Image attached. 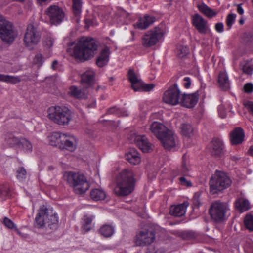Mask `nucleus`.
Instances as JSON below:
<instances>
[{"label": "nucleus", "mask_w": 253, "mask_h": 253, "mask_svg": "<svg viewBox=\"0 0 253 253\" xmlns=\"http://www.w3.org/2000/svg\"><path fill=\"white\" fill-rule=\"evenodd\" d=\"M163 35V30L160 27H156L154 31H149L143 36L142 44L146 47L154 45Z\"/></svg>", "instance_id": "nucleus-12"}, {"label": "nucleus", "mask_w": 253, "mask_h": 253, "mask_svg": "<svg viewBox=\"0 0 253 253\" xmlns=\"http://www.w3.org/2000/svg\"><path fill=\"white\" fill-rule=\"evenodd\" d=\"M245 138V132L240 127H236L230 132V139L232 145H237L243 143Z\"/></svg>", "instance_id": "nucleus-17"}, {"label": "nucleus", "mask_w": 253, "mask_h": 253, "mask_svg": "<svg viewBox=\"0 0 253 253\" xmlns=\"http://www.w3.org/2000/svg\"><path fill=\"white\" fill-rule=\"evenodd\" d=\"M18 148L23 149L25 151H30L32 150L31 143L26 139L21 138V140L18 146Z\"/></svg>", "instance_id": "nucleus-39"}, {"label": "nucleus", "mask_w": 253, "mask_h": 253, "mask_svg": "<svg viewBox=\"0 0 253 253\" xmlns=\"http://www.w3.org/2000/svg\"><path fill=\"white\" fill-rule=\"evenodd\" d=\"M181 134L187 137H190L193 134V128L189 123H183L180 127Z\"/></svg>", "instance_id": "nucleus-34"}, {"label": "nucleus", "mask_w": 253, "mask_h": 253, "mask_svg": "<svg viewBox=\"0 0 253 253\" xmlns=\"http://www.w3.org/2000/svg\"><path fill=\"white\" fill-rule=\"evenodd\" d=\"M155 20V18L153 16L145 15L143 18L140 19L137 22V26L138 28L143 30L145 29L152 24Z\"/></svg>", "instance_id": "nucleus-27"}, {"label": "nucleus", "mask_w": 253, "mask_h": 253, "mask_svg": "<svg viewBox=\"0 0 253 253\" xmlns=\"http://www.w3.org/2000/svg\"><path fill=\"white\" fill-rule=\"evenodd\" d=\"M96 40L89 37L80 38V63L90 60L95 55L98 49Z\"/></svg>", "instance_id": "nucleus-6"}, {"label": "nucleus", "mask_w": 253, "mask_h": 253, "mask_svg": "<svg viewBox=\"0 0 253 253\" xmlns=\"http://www.w3.org/2000/svg\"><path fill=\"white\" fill-rule=\"evenodd\" d=\"M236 17V15L233 13L229 14L227 16L226 23L228 27L227 30H230L231 29L233 24L235 22Z\"/></svg>", "instance_id": "nucleus-47"}, {"label": "nucleus", "mask_w": 253, "mask_h": 253, "mask_svg": "<svg viewBox=\"0 0 253 253\" xmlns=\"http://www.w3.org/2000/svg\"><path fill=\"white\" fill-rule=\"evenodd\" d=\"M49 210L45 205L40 207L35 219V226L38 228H41L47 225L49 229L52 231L58 228V218L55 213L50 215Z\"/></svg>", "instance_id": "nucleus-4"}, {"label": "nucleus", "mask_w": 253, "mask_h": 253, "mask_svg": "<svg viewBox=\"0 0 253 253\" xmlns=\"http://www.w3.org/2000/svg\"><path fill=\"white\" fill-rule=\"evenodd\" d=\"M110 49L108 47H105L101 52L96 60V64L99 67L102 68L106 66L109 60Z\"/></svg>", "instance_id": "nucleus-21"}, {"label": "nucleus", "mask_w": 253, "mask_h": 253, "mask_svg": "<svg viewBox=\"0 0 253 253\" xmlns=\"http://www.w3.org/2000/svg\"><path fill=\"white\" fill-rule=\"evenodd\" d=\"M243 91L247 93L251 94L253 92V84L252 83H247L243 86Z\"/></svg>", "instance_id": "nucleus-52"}, {"label": "nucleus", "mask_w": 253, "mask_h": 253, "mask_svg": "<svg viewBox=\"0 0 253 253\" xmlns=\"http://www.w3.org/2000/svg\"><path fill=\"white\" fill-rule=\"evenodd\" d=\"M192 24L200 34H206L208 30L207 21L201 15L195 14L193 16Z\"/></svg>", "instance_id": "nucleus-18"}, {"label": "nucleus", "mask_w": 253, "mask_h": 253, "mask_svg": "<svg viewBox=\"0 0 253 253\" xmlns=\"http://www.w3.org/2000/svg\"><path fill=\"white\" fill-rule=\"evenodd\" d=\"M183 81L185 82L184 84V87L186 88H189L191 85V80L190 78L188 77H185L183 79Z\"/></svg>", "instance_id": "nucleus-60"}, {"label": "nucleus", "mask_w": 253, "mask_h": 253, "mask_svg": "<svg viewBox=\"0 0 253 253\" xmlns=\"http://www.w3.org/2000/svg\"><path fill=\"white\" fill-rule=\"evenodd\" d=\"M230 209L226 202L217 200L213 202L209 209L211 219L216 223H221L227 219Z\"/></svg>", "instance_id": "nucleus-7"}, {"label": "nucleus", "mask_w": 253, "mask_h": 253, "mask_svg": "<svg viewBox=\"0 0 253 253\" xmlns=\"http://www.w3.org/2000/svg\"><path fill=\"white\" fill-rule=\"evenodd\" d=\"M128 79L129 81L131 83V87L135 91H137V90H139L138 88V86H139L140 84L142 81L138 79L137 75L135 73L133 69H130L128 71Z\"/></svg>", "instance_id": "nucleus-26"}, {"label": "nucleus", "mask_w": 253, "mask_h": 253, "mask_svg": "<svg viewBox=\"0 0 253 253\" xmlns=\"http://www.w3.org/2000/svg\"><path fill=\"white\" fill-rule=\"evenodd\" d=\"M181 184L182 185L190 187L192 186V183L190 181L187 180L185 177H181L179 178Z\"/></svg>", "instance_id": "nucleus-56"}, {"label": "nucleus", "mask_w": 253, "mask_h": 253, "mask_svg": "<svg viewBox=\"0 0 253 253\" xmlns=\"http://www.w3.org/2000/svg\"><path fill=\"white\" fill-rule=\"evenodd\" d=\"M53 44V40L52 39H49L46 41V44L49 48H51Z\"/></svg>", "instance_id": "nucleus-63"}, {"label": "nucleus", "mask_w": 253, "mask_h": 253, "mask_svg": "<svg viewBox=\"0 0 253 253\" xmlns=\"http://www.w3.org/2000/svg\"><path fill=\"white\" fill-rule=\"evenodd\" d=\"M172 0H165V2L167 3L166 6L168 8H169L172 5Z\"/></svg>", "instance_id": "nucleus-64"}, {"label": "nucleus", "mask_w": 253, "mask_h": 253, "mask_svg": "<svg viewBox=\"0 0 253 253\" xmlns=\"http://www.w3.org/2000/svg\"><path fill=\"white\" fill-rule=\"evenodd\" d=\"M232 181L227 175L221 171H216L209 181L210 193L211 194H218L228 188Z\"/></svg>", "instance_id": "nucleus-5"}, {"label": "nucleus", "mask_w": 253, "mask_h": 253, "mask_svg": "<svg viewBox=\"0 0 253 253\" xmlns=\"http://www.w3.org/2000/svg\"><path fill=\"white\" fill-rule=\"evenodd\" d=\"M188 203L186 202L176 206H172L169 210V213L175 217H181L185 214Z\"/></svg>", "instance_id": "nucleus-24"}, {"label": "nucleus", "mask_w": 253, "mask_h": 253, "mask_svg": "<svg viewBox=\"0 0 253 253\" xmlns=\"http://www.w3.org/2000/svg\"><path fill=\"white\" fill-rule=\"evenodd\" d=\"M90 197L94 201H101L106 197V192L102 189H93L90 192Z\"/></svg>", "instance_id": "nucleus-28"}, {"label": "nucleus", "mask_w": 253, "mask_h": 253, "mask_svg": "<svg viewBox=\"0 0 253 253\" xmlns=\"http://www.w3.org/2000/svg\"><path fill=\"white\" fill-rule=\"evenodd\" d=\"M72 12L75 16L79 15V0H72Z\"/></svg>", "instance_id": "nucleus-49"}, {"label": "nucleus", "mask_w": 253, "mask_h": 253, "mask_svg": "<svg viewBox=\"0 0 253 253\" xmlns=\"http://www.w3.org/2000/svg\"><path fill=\"white\" fill-rule=\"evenodd\" d=\"M45 13L49 17L50 21L52 24L57 25L60 24L64 17V13L62 9L55 5L50 6Z\"/></svg>", "instance_id": "nucleus-14"}, {"label": "nucleus", "mask_w": 253, "mask_h": 253, "mask_svg": "<svg viewBox=\"0 0 253 253\" xmlns=\"http://www.w3.org/2000/svg\"><path fill=\"white\" fill-rule=\"evenodd\" d=\"M150 129L161 141L165 149L169 150L175 146L176 136L163 124L155 122L151 125Z\"/></svg>", "instance_id": "nucleus-2"}, {"label": "nucleus", "mask_w": 253, "mask_h": 253, "mask_svg": "<svg viewBox=\"0 0 253 253\" xmlns=\"http://www.w3.org/2000/svg\"><path fill=\"white\" fill-rule=\"evenodd\" d=\"M140 84H139L137 87L139 90H137V91H150L152 90L155 86V85L153 84H145L142 81Z\"/></svg>", "instance_id": "nucleus-44"}, {"label": "nucleus", "mask_w": 253, "mask_h": 253, "mask_svg": "<svg viewBox=\"0 0 253 253\" xmlns=\"http://www.w3.org/2000/svg\"><path fill=\"white\" fill-rule=\"evenodd\" d=\"M181 237L186 240L191 239L195 237L194 233L192 231H185L182 233Z\"/></svg>", "instance_id": "nucleus-53"}, {"label": "nucleus", "mask_w": 253, "mask_h": 253, "mask_svg": "<svg viewBox=\"0 0 253 253\" xmlns=\"http://www.w3.org/2000/svg\"><path fill=\"white\" fill-rule=\"evenodd\" d=\"M236 206L238 209L242 211H246L250 208L249 201L243 198L239 199L236 201Z\"/></svg>", "instance_id": "nucleus-38"}, {"label": "nucleus", "mask_w": 253, "mask_h": 253, "mask_svg": "<svg viewBox=\"0 0 253 253\" xmlns=\"http://www.w3.org/2000/svg\"><path fill=\"white\" fill-rule=\"evenodd\" d=\"M64 177L69 185L73 188L75 192L79 194V172H65Z\"/></svg>", "instance_id": "nucleus-16"}, {"label": "nucleus", "mask_w": 253, "mask_h": 253, "mask_svg": "<svg viewBox=\"0 0 253 253\" xmlns=\"http://www.w3.org/2000/svg\"><path fill=\"white\" fill-rule=\"evenodd\" d=\"M43 57L41 54H37L34 59V62L36 64H38L39 66H41L43 63Z\"/></svg>", "instance_id": "nucleus-54"}, {"label": "nucleus", "mask_w": 253, "mask_h": 253, "mask_svg": "<svg viewBox=\"0 0 253 253\" xmlns=\"http://www.w3.org/2000/svg\"><path fill=\"white\" fill-rule=\"evenodd\" d=\"M20 81L21 80L19 77H15L0 74V81L15 84L20 82Z\"/></svg>", "instance_id": "nucleus-37"}, {"label": "nucleus", "mask_w": 253, "mask_h": 253, "mask_svg": "<svg viewBox=\"0 0 253 253\" xmlns=\"http://www.w3.org/2000/svg\"><path fill=\"white\" fill-rule=\"evenodd\" d=\"M242 69L244 73L251 75L253 72V64L246 63L242 66Z\"/></svg>", "instance_id": "nucleus-48"}, {"label": "nucleus", "mask_w": 253, "mask_h": 253, "mask_svg": "<svg viewBox=\"0 0 253 253\" xmlns=\"http://www.w3.org/2000/svg\"><path fill=\"white\" fill-rule=\"evenodd\" d=\"M5 140L9 146H17L18 147L21 140V138L20 139L18 138L12 133H7L5 135Z\"/></svg>", "instance_id": "nucleus-33"}, {"label": "nucleus", "mask_w": 253, "mask_h": 253, "mask_svg": "<svg viewBox=\"0 0 253 253\" xmlns=\"http://www.w3.org/2000/svg\"><path fill=\"white\" fill-rule=\"evenodd\" d=\"M47 138L50 145L61 150L66 149L73 152L78 144V140L75 137L60 132H53Z\"/></svg>", "instance_id": "nucleus-3"}, {"label": "nucleus", "mask_w": 253, "mask_h": 253, "mask_svg": "<svg viewBox=\"0 0 253 253\" xmlns=\"http://www.w3.org/2000/svg\"><path fill=\"white\" fill-rule=\"evenodd\" d=\"M68 94L71 97L76 99L79 98V89L78 87L72 85L69 87Z\"/></svg>", "instance_id": "nucleus-43"}, {"label": "nucleus", "mask_w": 253, "mask_h": 253, "mask_svg": "<svg viewBox=\"0 0 253 253\" xmlns=\"http://www.w3.org/2000/svg\"><path fill=\"white\" fill-rule=\"evenodd\" d=\"M10 191L9 184H5L0 185V196L8 197L10 196L9 194Z\"/></svg>", "instance_id": "nucleus-42"}, {"label": "nucleus", "mask_w": 253, "mask_h": 253, "mask_svg": "<svg viewBox=\"0 0 253 253\" xmlns=\"http://www.w3.org/2000/svg\"><path fill=\"white\" fill-rule=\"evenodd\" d=\"M211 154L214 157H218L220 156L223 151V144L219 139H213L209 146Z\"/></svg>", "instance_id": "nucleus-20"}, {"label": "nucleus", "mask_w": 253, "mask_h": 253, "mask_svg": "<svg viewBox=\"0 0 253 253\" xmlns=\"http://www.w3.org/2000/svg\"><path fill=\"white\" fill-rule=\"evenodd\" d=\"M244 222L247 229L253 231V216L251 214H247L245 216Z\"/></svg>", "instance_id": "nucleus-41"}, {"label": "nucleus", "mask_w": 253, "mask_h": 253, "mask_svg": "<svg viewBox=\"0 0 253 253\" xmlns=\"http://www.w3.org/2000/svg\"><path fill=\"white\" fill-rule=\"evenodd\" d=\"M197 7L201 13L209 18H211L217 14V12L214 11L204 3L198 4Z\"/></svg>", "instance_id": "nucleus-30"}, {"label": "nucleus", "mask_w": 253, "mask_h": 253, "mask_svg": "<svg viewBox=\"0 0 253 253\" xmlns=\"http://www.w3.org/2000/svg\"><path fill=\"white\" fill-rule=\"evenodd\" d=\"M201 193L199 192H196L193 198V203L195 207H199L201 204L200 197Z\"/></svg>", "instance_id": "nucleus-51"}, {"label": "nucleus", "mask_w": 253, "mask_h": 253, "mask_svg": "<svg viewBox=\"0 0 253 253\" xmlns=\"http://www.w3.org/2000/svg\"><path fill=\"white\" fill-rule=\"evenodd\" d=\"M12 23L0 16V37L2 41L9 44L13 42L17 36Z\"/></svg>", "instance_id": "nucleus-9"}, {"label": "nucleus", "mask_w": 253, "mask_h": 253, "mask_svg": "<svg viewBox=\"0 0 253 253\" xmlns=\"http://www.w3.org/2000/svg\"><path fill=\"white\" fill-rule=\"evenodd\" d=\"M3 223L8 228L13 229L19 234H20L19 230L17 229L14 223L7 217H4L3 221Z\"/></svg>", "instance_id": "nucleus-45"}, {"label": "nucleus", "mask_w": 253, "mask_h": 253, "mask_svg": "<svg viewBox=\"0 0 253 253\" xmlns=\"http://www.w3.org/2000/svg\"><path fill=\"white\" fill-rule=\"evenodd\" d=\"M40 38V35L34 26L31 24L28 25L24 37L25 45L32 49L33 47H31L36 45L39 42Z\"/></svg>", "instance_id": "nucleus-13"}, {"label": "nucleus", "mask_w": 253, "mask_h": 253, "mask_svg": "<svg viewBox=\"0 0 253 253\" xmlns=\"http://www.w3.org/2000/svg\"><path fill=\"white\" fill-rule=\"evenodd\" d=\"M94 216H87L85 215L83 219V223L82 225V233L85 234V233L90 231L91 229L92 221Z\"/></svg>", "instance_id": "nucleus-35"}, {"label": "nucleus", "mask_w": 253, "mask_h": 253, "mask_svg": "<svg viewBox=\"0 0 253 253\" xmlns=\"http://www.w3.org/2000/svg\"><path fill=\"white\" fill-rule=\"evenodd\" d=\"M244 105L248 110L249 112L253 115V102L247 101L244 103Z\"/></svg>", "instance_id": "nucleus-55"}, {"label": "nucleus", "mask_w": 253, "mask_h": 253, "mask_svg": "<svg viewBox=\"0 0 253 253\" xmlns=\"http://www.w3.org/2000/svg\"><path fill=\"white\" fill-rule=\"evenodd\" d=\"M243 41L247 45H253V34L251 33H245L243 36Z\"/></svg>", "instance_id": "nucleus-46"}, {"label": "nucleus", "mask_w": 253, "mask_h": 253, "mask_svg": "<svg viewBox=\"0 0 253 253\" xmlns=\"http://www.w3.org/2000/svg\"><path fill=\"white\" fill-rule=\"evenodd\" d=\"M218 83L222 89L226 90L229 88V81L226 73L220 72L218 76Z\"/></svg>", "instance_id": "nucleus-31"}, {"label": "nucleus", "mask_w": 253, "mask_h": 253, "mask_svg": "<svg viewBox=\"0 0 253 253\" xmlns=\"http://www.w3.org/2000/svg\"><path fill=\"white\" fill-rule=\"evenodd\" d=\"M186 158L185 155H183L182 157V166H181V173L184 176L187 175V172L189 171V167L187 165L185 159Z\"/></svg>", "instance_id": "nucleus-50"}, {"label": "nucleus", "mask_w": 253, "mask_h": 253, "mask_svg": "<svg viewBox=\"0 0 253 253\" xmlns=\"http://www.w3.org/2000/svg\"><path fill=\"white\" fill-rule=\"evenodd\" d=\"M215 28L218 33H222L224 31V25L223 23L219 22L216 23L215 26Z\"/></svg>", "instance_id": "nucleus-59"}, {"label": "nucleus", "mask_w": 253, "mask_h": 253, "mask_svg": "<svg viewBox=\"0 0 253 253\" xmlns=\"http://www.w3.org/2000/svg\"><path fill=\"white\" fill-rule=\"evenodd\" d=\"M241 5L242 4L236 5L237 6V12L240 15H242L244 13V10L241 7Z\"/></svg>", "instance_id": "nucleus-62"}, {"label": "nucleus", "mask_w": 253, "mask_h": 253, "mask_svg": "<svg viewBox=\"0 0 253 253\" xmlns=\"http://www.w3.org/2000/svg\"><path fill=\"white\" fill-rule=\"evenodd\" d=\"M198 91L192 94H183L181 99V105L187 108L193 107L198 101Z\"/></svg>", "instance_id": "nucleus-19"}, {"label": "nucleus", "mask_w": 253, "mask_h": 253, "mask_svg": "<svg viewBox=\"0 0 253 253\" xmlns=\"http://www.w3.org/2000/svg\"><path fill=\"white\" fill-rule=\"evenodd\" d=\"M137 145L144 153H148L152 150V144L145 136H138L135 139Z\"/></svg>", "instance_id": "nucleus-22"}, {"label": "nucleus", "mask_w": 253, "mask_h": 253, "mask_svg": "<svg viewBox=\"0 0 253 253\" xmlns=\"http://www.w3.org/2000/svg\"><path fill=\"white\" fill-rule=\"evenodd\" d=\"M85 27L88 28L90 26H94L97 25V22L94 19H88L85 20Z\"/></svg>", "instance_id": "nucleus-58"}, {"label": "nucleus", "mask_w": 253, "mask_h": 253, "mask_svg": "<svg viewBox=\"0 0 253 253\" xmlns=\"http://www.w3.org/2000/svg\"><path fill=\"white\" fill-rule=\"evenodd\" d=\"M114 232V226L111 224H104L99 230V233L105 238L111 237Z\"/></svg>", "instance_id": "nucleus-29"}, {"label": "nucleus", "mask_w": 253, "mask_h": 253, "mask_svg": "<svg viewBox=\"0 0 253 253\" xmlns=\"http://www.w3.org/2000/svg\"><path fill=\"white\" fill-rule=\"evenodd\" d=\"M67 53L79 62V40L77 39L76 41L71 42L68 44L67 49Z\"/></svg>", "instance_id": "nucleus-23"}, {"label": "nucleus", "mask_w": 253, "mask_h": 253, "mask_svg": "<svg viewBox=\"0 0 253 253\" xmlns=\"http://www.w3.org/2000/svg\"><path fill=\"white\" fill-rule=\"evenodd\" d=\"M180 93L177 84L175 83L164 92L163 99L167 104L175 105L179 102Z\"/></svg>", "instance_id": "nucleus-11"}, {"label": "nucleus", "mask_w": 253, "mask_h": 253, "mask_svg": "<svg viewBox=\"0 0 253 253\" xmlns=\"http://www.w3.org/2000/svg\"><path fill=\"white\" fill-rule=\"evenodd\" d=\"M155 240V234L152 231H141L136 235L135 242L138 246L150 245Z\"/></svg>", "instance_id": "nucleus-15"}, {"label": "nucleus", "mask_w": 253, "mask_h": 253, "mask_svg": "<svg viewBox=\"0 0 253 253\" xmlns=\"http://www.w3.org/2000/svg\"><path fill=\"white\" fill-rule=\"evenodd\" d=\"M177 56L180 59H184L189 53V48L185 45H178L176 48Z\"/></svg>", "instance_id": "nucleus-36"}, {"label": "nucleus", "mask_w": 253, "mask_h": 253, "mask_svg": "<svg viewBox=\"0 0 253 253\" xmlns=\"http://www.w3.org/2000/svg\"><path fill=\"white\" fill-rule=\"evenodd\" d=\"M48 118L59 125H67L70 121L72 112L66 107L55 106L49 109Z\"/></svg>", "instance_id": "nucleus-8"}, {"label": "nucleus", "mask_w": 253, "mask_h": 253, "mask_svg": "<svg viewBox=\"0 0 253 253\" xmlns=\"http://www.w3.org/2000/svg\"><path fill=\"white\" fill-rule=\"evenodd\" d=\"M125 159L130 164L134 165L138 164L140 162V157L138 152L135 149H130L126 154Z\"/></svg>", "instance_id": "nucleus-25"}, {"label": "nucleus", "mask_w": 253, "mask_h": 253, "mask_svg": "<svg viewBox=\"0 0 253 253\" xmlns=\"http://www.w3.org/2000/svg\"><path fill=\"white\" fill-rule=\"evenodd\" d=\"M90 183L83 174H80V197H84L86 191L90 188Z\"/></svg>", "instance_id": "nucleus-32"}, {"label": "nucleus", "mask_w": 253, "mask_h": 253, "mask_svg": "<svg viewBox=\"0 0 253 253\" xmlns=\"http://www.w3.org/2000/svg\"><path fill=\"white\" fill-rule=\"evenodd\" d=\"M107 113L108 114H116L117 115H120L121 114V111L117 109L115 106L110 108L107 110Z\"/></svg>", "instance_id": "nucleus-57"}, {"label": "nucleus", "mask_w": 253, "mask_h": 253, "mask_svg": "<svg viewBox=\"0 0 253 253\" xmlns=\"http://www.w3.org/2000/svg\"><path fill=\"white\" fill-rule=\"evenodd\" d=\"M95 73L92 70H87L81 76L82 81V90L80 89V99L87 98L89 87L94 83Z\"/></svg>", "instance_id": "nucleus-10"}, {"label": "nucleus", "mask_w": 253, "mask_h": 253, "mask_svg": "<svg viewBox=\"0 0 253 253\" xmlns=\"http://www.w3.org/2000/svg\"><path fill=\"white\" fill-rule=\"evenodd\" d=\"M16 178L20 181H23L27 177V170L23 167H19L16 171Z\"/></svg>", "instance_id": "nucleus-40"}, {"label": "nucleus", "mask_w": 253, "mask_h": 253, "mask_svg": "<svg viewBox=\"0 0 253 253\" xmlns=\"http://www.w3.org/2000/svg\"><path fill=\"white\" fill-rule=\"evenodd\" d=\"M146 253H160V252L156 250L155 248L149 247L147 249V251Z\"/></svg>", "instance_id": "nucleus-61"}, {"label": "nucleus", "mask_w": 253, "mask_h": 253, "mask_svg": "<svg viewBox=\"0 0 253 253\" xmlns=\"http://www.w3.org/2000/svg\"><path fill=\"white\" fill-rule=\"evenodd\" d=\"M135 180L132 171L124 169L117 176L114 193L118 196L130 194L134 189Z\"/></svg>", "instance_id": "nucleus-1"}]
</instances>
